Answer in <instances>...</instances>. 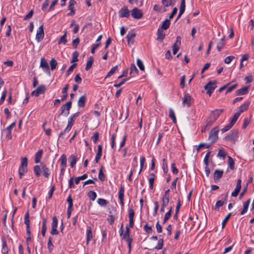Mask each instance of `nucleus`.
I'll return each instance as SVG.
<instances>
[{"mask_svg": "<svg viewBox=\"0 0 254 254\" xmlns=\"http://www.w3.org/2000/svg\"><path fill=\"white\" fill-rule=\"evenodd\" d=\"M27 158L26 157H23L21 159V165L19 168L18 173L19 174V178H22V176L27 173Z\"/></svg>", "mask_w": 254, "mask_h": 254, "instance_id": "nucleus-1", "label": "nucleus"}, {"mask_svg": "<svg viewBox=\"0 0 254 254\" xmlns=\"http://www.w3.org/2000/svg\"><path fill=\"white\" fill-rule=\"evenodd\" d=\"M219 130V128L218 127H215L211 129L208 138L211 144L214 143L218 139Z\"/></svg>", "mask_w": 254, "mask_h": 254, "instance_id": "nucleus-2", "label": "nucleus"}, {"mask_svg": "<svg viewBox=\"0 0 254 254\" xmlns=\"http://www.w3.org/2000/svg\"><path fill=\"white\" fill-rule=\"evenodd\" d=\"M217 82L215 80L209 81L205 86L204 89L207 90L206 93L210 96L213 91L216 88Z\"/></svg>", "mask_w": 254, "mask_h": 254, "instance_id": "nucleus-3", "label": "nucleus"}, {"mask_svg": "<svg viewBox=\"0 0 254 254\" xmlns=\"http://www.w3.org/2000/svg\"><path fill=\"white\" fill-rule=\"evenodd\" d=\"M169 192L170 189H168L165 192L164 196L162 198V204L160 211L163 212L164 211V208L167 206L169 202Z\"/></svg>", "mask_w": 254, "mask_h": 254, "instance_id": "nucleus-4", "label": "nucleus"}, {"mask_svg": "<svg viewBox=\"0 0 254 254\" xmlns=\"http://www.w3.org/2000/svg\"><path fill=\"white\" fill-rule=\"evenodd\" d=\"M72 101H69L61 107V114L67 116L69 114V110L71 108Z\"/></svg>", "mask_w": 254, "mask_h": 254, "instance_id": "nucleus-5", "label": "nucleus"}, {"mask_svg": "<svg viewBox=\"0 0 254 254\" xmlns=\"http://www.w3.org/2000/svg\"><path fill=\"white\" fill-rule=\"evenodd\" d=\"M40 67H42L44 71L50 74V67L47 60L44 58H41L40 62Z\"/></svg>", "mask_w": 254, "mask_h": 254, "instance_id": "nucleus-6", "label": "nucleus"}, {"mask_svg": "<svg viewBox=\"0 0 254 254\" xmlns=\"http://www.w3.org/2000/svg\"><path fill=\"white\" fill-rule=\"evenodd\" d=\"M44 37V28L43 25H41L39 28L38 30L37 31L36 35V40L37 41V42H39L42 40H43V38Z\"/></svg>", "mask_w": 254, "mask_h": 254, "instance_id": "nucleus-7", "label": "nucleus"}, {"mask_svg": "<svg viewBox=\"0 0 254 254\" xmlns=\"http://www.w3.org/2000/svg\"><path fill=\"white\" fill-rule=\"evenodd\" d=\"M53 222L52 223V230L51 234L52 235H57L59 234V232L57 230L58 226V219L56 216L53 217Z\"/></svg>", "mask_w": 254, "mask_h": 254, "instance_id": "nucleus-8", "label": "nucleus"}, {"mask_svg": "<svg viewBox=\"0 0 254 254\" xmlns=\"http://www.w3.org/2000/svg\"><path fill=\"white\" fill-rule=\"evenodd\" d=\"M131 16L135 19H140L143 16L141 10L137 8H134L131 11Z\"/></svg>", "mask_w": 254, "mask_h": 254, "instance_id": "nucleus-9", "label": "nucleus"}, {"mask_svg": "<svg viewBox=\"0 0 254 254\" xmlns=\"http://www.w3.org/2000/svg\"><path fill=\"white\" fill-rule=\"evenodd\" d=\"M223 109H215L211 112L210 118H211L213 121H216L218 118L220 116L221 114L223 112Z\"/></svg>", "mask_w": 254, "mask_h": 254, "instance_id": "nucleus-10", "label": "nucleus"}, {"mask_svg": "<svg viewBox=\"0 0 254 254\" xmlns=\"http://www.w3.org/2000/svg\"><path fill=\"white\" fill-rule=\"evenodd\" d=\"M16 121L13 122L10 125L6 127V128L4 130L6 134V137L9 139H12V135H11V130L14 127L16 126Z\"/></svg>", "mask_w": 254, "mask_h": 254, "instance_id": "nucleus-11", "label": "nucleus"}, {"mask_svg": "<svg viewBox=\"0 0 254 254\" xmlns=\"http://www.w3.org/2000/svg\"><path fill=\"white\" fill-rule=\"evenodd\" d=\"M181 44V37L178 36L176 38V42L173 44L172 46L173 53L174 55L177 54V52L179 50L180 46Z\"/></svg>", "mask_w": 254, "mask_h": 254, "instance_id": "nucleus-12", "label": "nucleus"}, {"mask_svg": "<svg viewBox=\"0 0 254 254\" xmlns=\"http://www.w3.org/2000/svg\"><path fill=\"white\" fill-rule=\"evenodd\" d=\"M46 90L45 86L43 85H40L36 90L33 91L31 95L38 97L40 94H43Z\"/></svg>", "mask_w": 254, "mask_h": 254, "instance_id": "nucleus-13", "label": "nucleus"}, {"mask_svg": "<svg viewBox=\"0 0 254 254\" xmlns=\"http://www.w3.org/2000/svg\"><path fill=\"white\" fill-rule=\"evenodd\" d=\"M119 14L121 17L128 18L129 16V11L127 7L125 6L119 10Z\"/></svg>", "mask_w": 254, "mask_h": 254, "instance_id": "nucleus-14", "label": "nucleus"}, {"mask_svg": "<svg viewBox=\"0 0 254 254\" xmlns=\"http://www.w3.org/2000/svg\"><path fill=\"white\" fill-rule=\"evenodd\" d=\"M238 134V131L236 130H233L232 131L231 133L225 137V139L227 140L231 141L232 142H235L237 135Z\"/></svg>", "mask_w": 254, "mask_h": 254, "instance_id": "nucleus-15", "label": "nucleus"}, {"mask_svg": "<svg viewBox=\"0 0 254 254\" xmlns=\"http://www.w3.org/2000/svg\"><path fill=\"white\" fill-rule=\"evenodd\" d=\"M192 98L189 94H185L184 97L182 98V101L184 105H187L189 107L191 104Z\"/></svg>", "mask_w": 254, "mask_h": 254, "instance_id": "nucleus-16", "label": "nucleus"}, {"mask_svg": "<svg viewBox=\"0 0 254 254\" xmlns=\"http://www.w3.org/2000/svg\"><path fill=\"white\" fill-rule=\"evenodd\" d=\"M124 188L121 186L119 191V198L120 199L121 205L123 206L124 205Z\"/></svg>", "mask_w": 254, "mask_h": 254, "instance_id": "nucleus-17", "label": "nucleus"}, {"mask_svg": "<svg viewBox=\"0 0 254 254\" xmlns=\"http://www.w3.org/2000/svg\"><path fill=\"white\" fill-rule=\"evenodd\" d=\"M40 166L41 170L43 172V175L45 178H48L50 176L49 169L44 163H41Z\"/></svg>", "mask_w": 254, "mask_h": 254, "instance_id": "nucleus-18", "label": "nucleus"}, {"mask_svg": "<svg viewBox=\"0 0 254 254\" xmlns=\"http://www.w3.org/2000/svg\"><path fill=\"white\" fill-rule=\"evenodd\" d=\"M157 40L159 41H162L165 38V33L163 31V30L161 28H158L157 33Z\"/></svg>", "mask_w": 254, "mask_h": 254, "instance_id": "nucleus-19", "label": "nucleus"}, {"mask_svg": "<svg viewBox=\"0 0 254 254\" xmlns=\"http://www.w3.org/2000/svg\"><path fill=\"white\" fill-rule=\"evenodd\" d=\"M223 171L220 170H216L214 173L213 179L216 182L217 180H219L223 176Z\"/></svg>", "mask_w": 254, "mask_h": 254, "instance_id": "nucleus-20", "label": "nucleus"}, {"mask_svg": "<svg viewBox=\"0 0 254 254\" xmlns=\"http://www.w3.org/2000/svg\"><path fill=\"white\" fill-rule=\"evenodd\" d=\"M136 36V34L133 31L129 32L127 35V39L128 44L130 43H132L134 41V38Z\"/></svg>", "mask_w": 254, "mask_h": 254, "instance_id": "nucleus-21", "label": "nucleus"}, {"mask_svg": "<svg viewBox=\"0 0 254 254\" xmlns=\"http://www.w3.org/2000/svg\"><path fill=\"white\" fill-rule=\"evenodd\" d=\"M79 113L77 112L72 115L68 120V125L72 127L75 119L79 116Z\"/></svg>", "mask_w": 254, "mask_h": 254, "instance_id": "nucleus-22", "label": "nucleus"}, {"mask_svg": "<svg viewBox=\"0 0 254 254\" xmlns=\"http://www.w3.org/2000/svg\"><path fill=\"white\" fill-rule=\"evenodd\" d=\"M86 100V96L85 95H83L81 96L78 99L77 105L79 107H83L85 106V102Z\"/></svg>", "mask_w": 254, "mask_h": 254, "instance_id": "nucleus-23", "label": "nucleus"}, {"mask_svg": "<svg viewBox=\"0 0 254 254\" xmlns=\"http://www.w3.org/2000/svg\"><path fill=\"white\" fill-rule=\"evenodd\" d=\"M69 87V84H66L62 90V93L64 94L62 97L61 101L65 100L67 97V90Z\"/></svg>", "mask_w": 254, "mask_h": 254, "instance_id": "nucleus-24", "label": "nucleus"}, {"mask_svg": "<svg viewBox=\"0 0 254 254\" xmlns=\"http://www.w3.org/2000/svg\"><path fill=\"white\" fill-rule=\"evenodd\" d=\"M249 91V87H244L236 91L237 95H244L247 94Z\"/></svg>", "mask_w": 254, "mask_h": 254, "instance_id": "nucleus-25", "label": "nucleus"}, {"mask_svg": "<svg viewBox=\"0 0 254 254\" xmlns=\"http://www.w3.org/2000/svg\"><path fill=\"white\" fill-rule=\"evenodd\" d=\"M249 104L248 103H245L239 108V110L237 113H239V115L243 112L246 111L249 108Z\"/></svg>", "mask_w": 254, "mask_h": 254, "instance_id": "nucleus-26", "label": "nucleus"}, {"mask_svg": "<svg viewBox=\"0 0 254 254\" xmlns=\"http://www.w3.org/2000/svg\"><path fill=\"white\" fill-rule=\"evenodd\" d=\"M2 254H8V250L7 246V244L6 242V240L4 238H3L2 239Z\"/></svg>", "mask_w": 254, "mask_h": 254, "instance_id": "nucleus-27", "label": "nucleus"}, {"mask_svg": "<svg viewBox=\"0 0 254 254\" xmlns=\"http://www.w3.org/2000/svg\"><path fill=\"white\" fill-rule=\"evenodd\" d=\"M42 153L43 150L42 149L38 150V151L36 152L35 157V163H38L40 162V160L42 156Z\"/></svg>", "mask_w": 254, "mask_h": 254, "instance_id": "nucleus-28", "label": "nucleus"}, {"mask_svg": "<svg viewBox=\"0 0 254 254\" xmlns=\"http://www.w3.org/2000/svg\"><path fill=\"white\" fill-rule=\"evenodd\" d=\"M170 25V21L169 19H166L165 20H164L160 28H161L162 30H166L167 29Z\"/></svg>", "mask_w": 254, "mask_h": 254, "instance_id": "nucleus-29", "label": "nucleus"}, {"mask_svg": "<svg viewBox=\"0 0 254 254\" xmlns=\"http://www.w3.org/2000/svg\"><path fill=\"white\" fill-rule=\"evenodd\" d=\"M250 202H251V198H249L247 201H246L244 203V206H243V208L241 212V215L244 214L247 211L249 204L250 203Z\"/></svg>", "mask_w": 254, "mask_h": 254, "instance_id": "nucleus-30", "label": "nucleus"}, {"mask_svg": "<svg viewBox=\"0 0 254 254\" xmlns=\"http://www.w3.org/2000/svg\"><path fill=\"white\" fill-rule=\"evenodd\" d=\"M60 160H61V167L62 168H66L67 159H66V156L64 154H63L61 155V158H60Z\"/></svg>", "mask_w": 254, "mask_h": 254, "instance_id": "nucleus-31", "label": "nucleus"}, {"mask_svg": "<svg viewBox=\"0 0 254 254\" xmlns=\"http://www.w3.org/2000/svg\"><path fill=\"white\" fill-rule=\"evenodd\" d=\"M93 236H92V229L91 228H88L87 230V233H86V243L88 245L89 241L92 239Z\"/></svg>", "mask_w": 254, "mask_h": 254, "instance_id": "nucleus-32", "label": "nucleus"}, {"mask_svg": "<svg viewBox=\"0 0 254 254\" xmlns=\"http://www.w3.org/2000/svg\"><path fill=\"white\" fill-rule=\"evenodd\" d=\"M162 3L165 6H173L175 4V0H162Z\"/></svg>", "mask_w": 254, "mask_h": 254, "instance_id": "nucleus-33", "label": "nucleus"}, {"mask_svg": "<svg viewBox=\"0 0 254 254\" xmlns=\"http://www.w3.org/2000/svg\"><path fill=\"white\" fill-rule=\"evenodd\" d=\"M94 62V58L93 57L91 56L89 58L88 60L86 63V65L85 67V70L86 71L88 70L92 66V65Z\"/></svg>", "mask_w": 254, "mask_h": 254, "instance_id": "nucleus-34", "label": "nucleus"}, {"mask_svg": "<svg viewBox=\"0 0 254 254\" xmlns=\"http://www.w3.org/2000/svg\"><path fill=\"white\" fill-rule=\"evenodd\" d=\"M169 116L174 123H176L177 120L176 118L174 110L172 108L169 109Z\"/></svg>", "mask_w": 254, "mask_h": 254, "instance_id": "nucleus-35", "label": "nucleus"}, {"mask_svg": "<svg viewBox=\"0 0 254 254\" xmlns=\"http://www.w3.org/2000/svg\"><path fill=\"white\" fill-rule=\"evenodd\" d=\"M172 210L173 207L171 206L170 208L169 211L165 214L163 219V224L165 223L167 221V220L170 218L172 214Z\"/></svg>", "mask_w": 254, "mask_h": 254, "instance_id": "nucleus-36", "label": "nucleus"}, {"mask_svg": "<svg viewBox=\"0 0 254 254\" xmlns=\"http://www.w3.org/2000/svg\"><path fill=\"white\" fill-rule=\"evenodd\" d=\"M34 172L35 175L39 177L41 175V167L40 165H36L34 167Z\"/></svg>", "mask_w": 254, "mask_h": 254, "instance_id": "nucleus-37", "label": "nucleus"}, {"mask_svg": "<svg viewBox=\"0 0 254 254\" xmlns=\"http://www.w3.org/2000/svg\"><path fill=\"white\" fill-rule=\"evenodd\" d=\"M70 165L71 168H73L77 161V158L75 155H71L69 157Z\"/></svg>", "mask_w": 254, "mask_h": 254, "instance_id": "nucleus-38", "label": "nucleus"}, {"mask_svg": "<svg viewBox=\"0 0 254 254\" xmlns=\"http://www.w3.org/2000/svg\"><path fill=\"white\" fill-rule=\"evenodd\" d=\"M67 34V31H65L64 34L60 38L58 41V44L60 45L62 43L64 44H65L67 42V40L66 39V36Z\"/></svg>", "mask_w": 254, "mask_h": 254, "instance_id": "nucleus-39", "label": "nucleus"}, {"mask_svg": "<svg viewBox=\"0 0 254 254\" xmlns=\"http://www.w3.org/2000/svg\"><path fill=\"white\" fill-rule=\"evenodd\" d=\"M103 166H101L99 172L98 178L101 181H104L105 180V175L103 173Z\"/></svg>", "mask_w": 254, "mask_h": 254, "instance_id": "nucleus-40", "label": "nucleus"}, {"mask_svg": "<svg viewBox=\"0 0 254 254\" xmlns=\"http://www.w3.org/2000/svg\"><path fill=\"white\" fill-rule=\"evenodd\" d=\"M240 116V115H239V113H235L233 117L231 119V120H230V124L231 125H232V126H234V125L235 124V123L236 122L238 118H239V117Z\"/></svg>", "mask_w": 254, "mask_h": 254, "instance_id": "nucleus-41", "label": "nucleus"}, {"mask_svg": "<svg viewBox=\"0 0 254 254\" xmlns=\"http://www.w3.org/2000/svg\"><path fill=\"white\" fill-rule=\"evenodd\" d=\"M129 233H130L129 228L128 226H127L126 228L125 233L123 235L122 239L126 240L127 239H128V238H130L129 237Z\"/></svg>", "mask_w": 254, "mask_h": 254, "instance_id": "nucleus-42", "label": "nucleus"}, {"mask_svg": "<svg viewBox=\"0 0 254 254\" xmlns=\"http://www.w3.org/2000/svg\"><path fill=\"white\" fill-rule=\"evenodd\" d=\"M186 8V4H185V0H182L180 6V10L179 13L180 14H183Z\"/></svg>", "mask_w": 254, "mask_h": 254, "instance_id": "nucleus-43", "label": "nucleus"}, {"mask_svg": "<svg viewBox=\"0 0 254 254\" xmlns=\"http://www.w3.org/2000/svg\"><path fill=\"white\" fill-rule=\"evenodd\" d=\"M138 70L134 64H132L130 67V74H137ZM132 76H134L133 75Z\"/></svg>", "mask_w": 254, "mask_h": 254, "instance_id": "nucleus-44", "label": "nucleus"}, {"mask_svg": "<svg viewBox=\"0 0 254 254\" xmlns=\"http://www.w3.org/2000/svg\"><path fill=\"white\" fill-rule=\"evenodd\" d=\"M87 196L91 200L94 201L97 197V194L95 191L91 190L88 192Z\"/></svg>", "mask_w": 254, "mask_h": 254, "instance_id": "nucleus-45", "label": "nucleus"}, {"mask_svg": "<svg viewBox=\"0 0 254 254\" xmlns=\"http://www.w3.org/2000/svg\"><path fill=\"white\" fill-rule=\"evenodd\" d=\"M88 177L86 174H84L83 175L78 177L75 179V183L77 185L79 183L80 180H83L86 179Z\"/></svg>", "mask_w": 254, "mask_h": 254, "instance_id": "nucleus-46", "label": "nucleus"}, {"mask_svg": "<svg viewBox=\"0 0 254 254\" xmlns=\"http://www.w3.org/2000/svg\"><path fill=\"white\" fill-rule=\"evenodd\" d=\"M97 203L101 206H106L108 204V201L105 199L100 198L98 199Z\"/></svg>", "mask_w": 254, "mask_h": 254, "instance_id": "nucleus-47", "label": "nucleus"}, {"mask_svg": "<svg viewBox=\"0 0 254 254\" xmlns=\"http://www.w3.org/2000/svg\"><path fill=\"white\" fill-rule=\"evenodd\" d=\"M50 64L51 66V70H53L56 68L58 63L57 62L56 60H55L54 58H52L50 61Z\"/></svg>", "mask_w": 254, "mask_h": 254, "instance_id": "nucleus-48", "label": "nucleus"}, {"mask_svg": "<svg viewBox=\"0 0 254 254\" xmlns=\"http://www.w3.org/2000/svg\"><path fill=\"white\" fill-rule=\"evenodd\" d=\"M79 56V53L77 51H75L73 53L72 55V60L71 61V63H75L78 61V57Z\"/></svg>", "mask_w": 254, "mask_h": 254, "instance_id": "nucleus-49", "label": "nucleus"}, {"mask_svg": "<svg viewBox=\"0 0 254 254\" xmlns=\"http://www.w3.org/2000/svg\"><path fill=\"white\" fill-rule=\"evenodd\" d=\"M47 230V226H46V219L44 220L43 223H42V235L43 236H45L46 232Z\"/></svg>", "mask_w": 254, "mask_h": 254, "instance_id": "nucleus-50", "label": "nucleus"}, {"mask_svg": "<svg viewBox=\"0 0 254 254\" xmlns=\"http://www.w3.org/2000/svg\"><path fill=\"white\" fill-rule=\"evenodd\" d=\"M228 157L229 168L231 170H233L234 169V161L231 157L228 156Z\"/></svg>", "mask_w": 254, "mask_h": 254, "instance_id": "nucleus-51", "label": "nucleus"}, {"mask_svg": "<svg viewBox=\"0 0 254 254\" xmlns=\"http://www.w3.org/2000/svg\"><path fill=\"white\" fill-rule=\"evenodd\" d=\"M117 69L118 65H116L113 67L108 72L107 75L106 76V78L109 77L111 76L112 74H113L115 73V72L117 70Z\"/></svg>", "mask_w": 254, "mask_h": 254, "instance_id": "nucleus-52", "label": "nucleus"}, {"mask_svg": "<svg viewBox=\"0 0 254 254\" xmlns=\"http://www.w3.org/2000/svg\"><path fill=\"white\" fill-rule=\"evenodd\" d=\"M24 223L26 224V226L30 225L29 213L28 211L27 212V213H26V214L25 215Z\"/></svg>", "mask_w": 254, "mask_h": 254, "instance_id": "nucleus-53", "label": "nucleus"}, {"mask_svg": "<svg viewBox=\"0 0 254 254\" xmlns=\"http://www.w3.org/2000/svg\"><path fill=\"white\" fill-rule=\"evenodd\" d=\"M137 65L141 70H144V66L142 62L139 59H137Z\"/></svg>", "mask_w": 254, "mask_h": 254, "instance_id": "nucleus-54", "label": "nucleus"}, {"mask_svg": "<svg viewBox=\"0 0 254 254\" xmlns=\"http://www.w3.org/2000/svg\"><path fill=\"white\" fill-rule=\"evenodd\" d=\"M231 213H229L225 217L224 219L223 220V221L222 222V228H224L225 227L227 222L228 221V220H229V219L230 218V217L231 216Z\"/></svg>", "mask_w": 254, "mask_h": 254, "instance_id": "nucleus-55", "label": "nucleus"}, {"mask_svg": "<svg viewBox=\"0 0 254 254\" xmlns=\"http://www.w3.org/2000/svg\"><path fill=\"white\" fill-rule=\"evenodd\" d=\"M241 188L236 187L234 190L232 192L231 195L233 197H236L238 195L239 192L241 190Z\"/></svg>", "mask_w": 254, "mask_h": 254, "instance_id": "nucleus-56", "label": "nucleus"}, {"mask_svg": "<svg viewBox=\"0 0 254 254\" xmlns=\"http://www.w3.org/2000/svg\"><path fill=\"white\" fill-rule=\"evenodd\" d=\"M162 169L164 173L168 172V166L165 159H163Z\"/></svg>", "mask_w": 254, "mask_h": 254, "instance_id": "nucleus-57", "label": "nucleus"}, {"mask_svg": "<svg viewBox=\"0 0 254 254\" xmlns=\"http://www.w3.org/2000/svg\"><path fill=\"white\" fill-rule=\"evenodd\" d=\"M211 153L210 151H208L205 155V156L204 157L203 162L205 166H208V158L210 156V154Z\"/></svg>", "mask_w": 254, "mask_h": 254, "instance_id": "nucleus-58", "label": "nucleus"}, {"mask_svg": "<svg viewBox=\"0 0 254 254\" xmlns=\"http://www.w3.org/2000/svg\"><path fill=\"white\" fill-rule=\"evenodd\" d=\"M215 121H213L211 118H210L209 117L208 118V119L206 120V126L208 127L209 128L212 125V124L215 122Z\"/></svg>", "mask_w": 254, "mask_h": 254, "instance_id": "nucleus-59", "label": "nucleus"}, {"mask_svg": "<svg viewBox=\"0 0 254 254\" xmlns=\"http://www.w3.org/2000/svg\"><path fill=\"white\" fill-rule=\"evenodd\" d=\"M71 127L70 126L67 124V126H66V128L64 129V130L63 131H62L60 134H59V137H61L65 132L69 131L71 128Z\"/></svg>", "mask_w": 254, "mask_h": 254, "instance_id": "nucleus-60", "label": "nucleus"}, {"mask_svg": "<svg viewBox=\"0 0 254 254\" xmlns=\"http://www.w3.org/2000/svg\"><path fill=\"white\" fill-rule=\"evenodd\" d=\"M71 127L70 126L67 124V126H66V128L64 129V130L63 131H62L60 134H59V137H61L65 132L69 131L71 128Z\"/></svg>", "mask_w": 254, "mask_h": 254, "instance_id": "nucleus-61", "label": "nucleus"}, {"mask_svg": "<svg viewBox=\"0 0 254 254\" xmlns=\"http://www.w3.org/2000/svg\"><path fill=\"white\" fill-rule=\"evenodd\" d=\"M33 13H34V10L33 9H31L29 12V13L25 16V17H24V20H27L30 18H31L33 15Z\"/></svg>", "mask_w": 254, "mask_h": 254, "instance_id": "nucleus-62", "label": "nucleus"}, {"mask_svg": "<svg viewBox=\"0 0 254 254\" xmlns=\"http://www.w3.org/2000/svg\"><path fill=\"white\" fill-rule=\"evenodd\" d=\"M76 64L74 63L71 66H70L66 72V75H68L70 73L73 71V68L76 66Z\"/></svg>", "mask_w": 254, "mask_h": 254, "instance_id": "nucleus-63", "label": "nucleus"}, {"mask_svg": "<svg viewBox=\"0 0 254 254\" xmlns=\"http://www.w3.org/2000/svg\"><path fill=\"white\" fill-rule=\"evenodd\" d=\"M163 240L160 239L158 241V245L156 246L155 249L160 250L162 249L163 247Z\"/></svg>", "mask_w": 254, "mask_h": 254, "instance_id": "nucleus-64", "label": "nucleus"}]
</instances>
